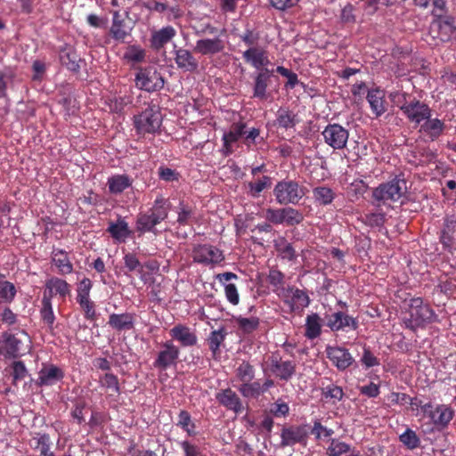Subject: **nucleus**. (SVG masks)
Wrapping results in <instances>:
<instances>
[{
  "label": "nucleus",
  "mask_w": 456,
  "mask_h": 456,
  "mask_svg": "<svg viewBox=\"0 0 456 456\" xmlns=\"http://www.w3.org/2000/svg\"><path fill=\"white\" fill-rule=\"evenodd\" d=\"M243 143L250 149L253 145L261 142L263 139L260 137V130L256 127L246 129L242 136Z\"/></svg>",
  "instance_id": "nucleus-48"
},
{
  "label": "nucleus",
  "mask_w": 456,
  "mask_h": 456,
  "mask_svg": "<svg viewBox=\"0 0 456 456\" xmlns=\"http://www.w3.org/2000/svg\"><path fill=\"white\" fill-rule=\"evenodd\" d=\"M332 429L327 428L322 426L319 420H315L312 428V434L315 436L316 439L322 437H330L333 435Z\"/></svg>",
  "instance_id": "nucleus-61"
},
{
  "label": "nucleus",
  "mask_w": 456,
  "mask_h": 456,
  "mask_svg": "<svg viewBox=\"0 0 456 456\" xmlns=\"http://www.w3.org/2000/svg\"><path fill=\"white\" fill-rule=\"evenodd\" d=\"M45 292H46L47 297H50L52 301V297L55 295H59L61 297L69 295L70 293V287L64 280L53 277L46 281Z\"/></svg>",
  "instance_id": "nucleus-27"
},
{
  "label": "nucleus",
  "mask_w": 456,
  "mask_h": 456,
  "mask_svg": "<svg viewBox=\"0 0 456 456\" xmlns=\"http://www.w3.org/2000/svg\"><path fill=\"white\" fill-rule=\"evenodd\" d=\"M224 42L219 37L197 40L194 51L201 55L213 56L224 50Z\"/></svg>",
  "instance_id": "nucleus-18"
},
{
  "label": "nucleus",
  "mask_w": 456,
  "mask_h": 456,
  "mask_svg": "<svg viewBox=\"0 0 456 456\" xmlns=\"http://www.w3.org/2000/svg\"><path fill=\"white\" fill-rule=\"evenodd\" d=\"M327 358L339 370L347 369L354 362V358L347 349L340 346H327Z\"/></svg>",
  "instance_id": "nucleus-14"
},
{
  "label": "nucleus",
  "mask_w": 456,
  "mask_h": 456,
  "mask_svg": "<svg viewBox=\"0 0 456 456\" xmlns=\"http://www.w3.org/2000/svg\"><path fill=\"white\" fill-rule=\"evenodd\" d=\"M167 215L168 208L166 207V201L163 198L159 197L149 212L138 216L136 229L140 232H153L154 227L165 220Z\"/></svg>",
  "instance_id": "nucleus-4"
},
{
  "label": "nucleus",
  "mask_w": 456,
  "mask_h": 456,
  "mask_svg": "<svg viewBox=\"0 0 456 456\" xmlns=\"http://www.w3.org/2000/svg\"><path fill=\"white\" fill-rule=\"evenodd\" d=\"M12 376L13 379V384L16 385L19 381L23 380L27 375L28 370L24 365V363L20 361L14 362L12 365Z\"/></svg>",
  "instance_id": "nucleus-56"
},
{
  "label": "nucleus",
  "mask_w": 456,
  "mask_h": 456,
  "mask_svg": "<svg viewBox=\"0 0 456 456\" xmlns=\"http://www.w3.org/2000/svg\"><path fill=\"white\" fill-rule=\"evenodd\" d=\"M77 303L80 305L81 308L83 309V311L85 313V317L87 320L93 321L95 319L96 313H95L94 304L93 301H91L90 298L82 300V301H77Z\"/></svg>",
  "instance_id": "nucleus-62"
},
{
  "label": "nucleus",
  "mask_w": 456,
  "mask_h": 456,
  "mask_svg": "<svg viewBox=\"0 0 456 456\" xmlns=\"http://www.w3.org/2000/svg\"><path fill=\"white\" fill-rule=\"evenodd\" d=\"M275 248L282 258L292 260L296 257L295 250L291 244L283 238L275 241Z\"/></svg>",
  "instance_id": "nucleus-46"
},
{
  "label": "nucleus",
  "mask_w": 456,
  "mask_h": 456,
  "mask_svg": "<svg viewBox=\"0 0 456 456\" xmlns=\"http://www.w3.org/2000/svg\"><path fill=\"white\" fill-rule=\"evenodd\" d=\"M265 218L274 224H286L294 226L301 224L304 220L303 214L291 207L282 208H267Z\"/></svg>",
  "instance_id": "nucleus-7"
},
{
  "label": "nucleus",
  "mask_w": 456,
  "mask_h": 456,
  "mask_svg": "<svg viewBox=\"0 0 456 456\" xmlns=\"http://www.w3.org/2000/svg\"><path fill=\"white\" fill-rule=\"evenodd\" d=\"M247 128L246 124L243 122L233 123L228 132L223 134V151L224 155H230L233 151V145L242 138L243 134Z\"/></svg>",
  "instance_id": "nucleus-17"
},
{
  "label": "nucleus",
  "mask_w": 456,
  "mask_h": 456,
  "mask_svg": "<svg viewBox=\"0 0 456 456\" xmlns=\"http://www.w3.org/2000/svg\"><path fill=\"white\" fill-rule=\"evenodd\" d=\"M176 36V30L172 26H166L151 33V45L155 50H160Z\"/></svg>",
  "instance_id": "nucleus-23"
},
{
  "label": "nucleus",
  "mask_w": 456,
  "mask_h": 456,
  "mask_svg": "<svg viewBox=\"0 0 456 456\" xmlns=\"http://www.w3.org/2000/svg\"><path fill=\"white\" fill-rule=\"evenodd\" d=\"M325 319L326 325L333 331L345 330L346 329L354 330L358 327L356 319L343 312L328 314Z\"/></svg>",
  "instance_id": "nucleus-15"
},
{
  "label": "nucleus",
  "mask_w": 456,
  "mask_h": 456,
  "mask_svg": "<svg viewBox=\"0 0 456 456\" xmlns=\"http://www.w3.org/2000/svg\"><path fill=\"white\" fill-rule=\"evenodd\" d=\"M108 232L119 243L125 242L131 233L128 224L123 219H118L116 223H110Z\"/></svg>",
  "instance_id": "nucleus-31"
},
{
  "label": "nucleus",
  "mask_w": 456,
  "mask_h": 456,
  "mask_svg": "<svg viewBox=\"0 0 456 456\" xmlns=\"http://www.w3.org/2000/svg\"><path fill=\"white\" fill-rule=\"evenodd\" d=\"M16 293L17 290L13 283L8 281H0V303H12Z\"/></svg>",
  "instance_id": "nucleus-40"
},
{
  "label": "nucleus",
  "mask_w": 456,
  "mask_h": 456,
  "mask_svg": "<svg viewBox=\"0 0 456 456\" xmlns=\"http://www.w3.org/2000/svg\"><path fill=\"white\" fill-rule=\"evenodd\" d=\"M178 218L177 222L179 224L186 225L189 224L193 218L192 209L183 204H180L178 208Z\"/></svg>",
  "instance_id": "nucleus-59"
},
{
  "label": "nucleus",
  "mask_w": 456,
  "mask_h": 456,
  "mask_svg": "<svg viewBox=\"0 0 456 456\" xmlns=\"http://www.w3.org/2000/svg\"><path fill=\"white\" fill-rule=\"evenodd\" d=\"M240 40L248 47L257 46L256 44L259 40V34L250 29H247L242 35L240 36Z\"/></svg>",
  "instance_id": "nucleus-64"
},
{
  "label": "nucleus",
  "mask_w": 456,
  "mask_h": 456,
  "mask_svg": "<svg viewBox=\"0 0 456 456\" xmlns=\"http://www.w3.org/2000/svg\"><path fill=\"white\" fill-rule=\"evenodd\" d=\"M313 195L316 202L321 205L330 204L334 198V191L327 186H318L313 190Z\"/></svg>",
  "instance_id": "nucleus-37"
},
{
  "label": "nucleus",
  "mask_w": 456,
  "mask_h": 456,
  "mask_svg": "<svg viewBox=\"0 0 456 456\" xmlns=\"http://www.w3.org/2000/svg\"><path fill=\"white\" fill-rule=\"evenodd\" d=\"M242 57L247 63L256 69H264L263 68L270 62L266 49L259 45L248 47L243 52Z\"/></svg>",
  "instance_id": "nucleus-16"
},
{
  "label": "nucleus",
  "mask_w": 456,
  "mask_h": 456,
  "mask_svg": "<svg viewBox=\"0 0 456 456\" xmlns=\"http://www.w3.org/2000/svg\"><path fill=\"white\" fill-rule=\"evenodd\" d=\"M191 256L194 262L208 266L219 265L224 260L223 251L209 244L196 245L192 249Z\"/></svg>",
  "instance_id": "nucleus-8"
},
{
  "label": "nucleus",
  "mask_w": 456,
  "mask_h": 456,
  "mask_svg": "<svg viewBox=\"0 0 456 456\" xmlns=\"http://www.w3.org/2000/svg\"><path fill=\"white\" fill-rule=\"evenodd\" d=\"M169 334L183 346H192L196 345L198 341L195 332L185 325H175L169 330Z\"/></svg>",
  "instance_id": "nucleus-22"
},
{
  "label": "nucleus",
  "mask_w": 456,
  "mask_h": 456,
  "mask_svg": "<svg viewBox=\"0 0 456 456\" xmlns=\"http://www.w3.org/2000/svg\"><path fill=\"white\" fill-rule=\"evenodd\" d=\"M224 294L226 299L233 305L240 302V296L236 286L232 283L224 284Z\"/></svg>",
  "instance_id": "nucleus-60"
},
{
  "label": "nucleus",
  "mask_w": 456,
  "mask_h": 456,
  "mask_svg": "<svg viewBox=\"0 0 456 456\" xmlns=\"http://www.w3.org/2000/svg\"><path fill=\"white\" fill-rule=\"evenodd\" d=\"M133 183V179L126 175H115L108 178L107 185L112 194H120Z\"/></svg>",
  "instance_id": "nucleus-30"
},
{
  "label": "nucleus",
  "mask_w": 456,
  "mask_h": 456,
  "mask_svg": "<svg viewBox=\"0 0 456 456\" xmlns=\"http://www.w3.org/2000/svg\"><path fill=\"white\" fill-rule=\"evenodd\" d=\"M308 437L306 426H291L282 429L281 434V445L293 446L296 444L305 445Z\"/></svg>",
  "instance_id": "nucleus-13"
},
{
  "label": "nucleus",
  "mask_w": 456,
  "mask_h": 456,
  "mask_svg": "<svg viewBox=\"0 0 456 456\" xmlns=\"http://www.w3.org/2000/svg\"><path fill=\"white\" fill-rule=\"evenodd\" d=\"M36 440V449L39 451V456H55L51 451L52 442L46 434L40 435Z\"/></svg>",
  "instance_id": "nucleus-45"
},
{
  "label": "nucleus",
  "mask_w": 456,
  "mask_h": 456,
  "mask_svg": "<svg viewBox=\"0 0 456 456\" xmlns=\"http://www.w3.org/2000/svg\"><path fill=\"white\" fill-rule=\"evenodd\" d=\"M92 282L88 278H84L78 284L77 290V301H82L90 298V290Z\"/></svg>",
  "instance_id": "nucleus-57"
},
{
  "label": "nucleus",
  "mask_w": 456,
  "mask_h": 456,
  "mask_svg": "<svg viewBox=\"0 0 456 456\" xmlns=\"http://www.w3.org/2000/svg\"><path fill=\"white\" fill-rule=\"evenodd\" d=\"M422 412L430 421L440 427H446L452 419L454 411L447 405L440 404L434 407L431 403L421 406Z\"/></svg>",
  "instance_id": "nucleus-12"
},
{
  "label": "nucleus",
  "mask_w": 456,
  "mask_h": 456,
  "mask_svg": "<svg viewBox=\"0 0 456 456\" xmlns=\"http://www.w3.org/2000/svg\"><path fill=\"white\" fill-rule=\"evenodd\" d=\"M53 262L61 274H69L73 271V265L67 253L62 249H54L53 251Z\"/></svg>",
  "instance_id": "nucleus-33"
},
{
  "label": "nucleus",
  "mask_w": 456,
  "mask_h": 456,
  "mask_svg": "<svg viewBox=\"0 0 456 456\" xmlns=\"http://www.w3.org/2000/svg\"><path fill=\"white\" fill-rule=\"evenodd\" d=\"M224 333L223 330H213L208 337L209 349L214 354L219 350L220 345L224 340Z\"/></svg>",
  "instance_id": "nucleus-49"
},
{
  "label": "nucleus",
  "mask_w": 456,
  "mask_h": 456,
  "mask_svg": "<svg viewBox=\"0 0 456 456\" xmlns=\"http://www.w3.org/2000/svg\"><path fill=\"white\" fill-rule=\"evenodd\" d=\"M175 62L178 69L185 72H194L199 69V62L191 52L183 47L174 49Z\"/></svg>",
  "instance_id": "nucleus-19"
},
{
  "label": "nucleus",
  "mask_w": 456,
  "mask_h": 456,
  "mask_svg": "<svg viewBox=\"0 0 456 456\" xmlns=\"http://www.w3.org/2000/svg\"><path fill=\"white\" fill-rule=\"evenodd\" d=\"M289 411V407L288 403L283 402L282 400H277L271 407V412L275 417H285Z\"/></svg>",
  "instance_id": "nucleus-63"
},
{
  "label": "nucleus",
  "mask_w": 456,
  "mask_h": 456,
  "mask_svg": "<svg viewBox=\"0 0 456 456\" xmlns=\"http://www.w3.org/2000/svg\"><path fill=\"white\" fill-rule=\"evenodd\" d=\"M236 322L240 329L244 332L249 333L255 330L259 325V320L256 317H238Z\"/></svg>",
  "instance_id": "nucleus-52"
},
{
  "label": "nucleus",
  "mask_w": 456,
  "mask_h": 456,
  "mask_svg": "<svg viewBox=\"0 0 456 456\" xmlns=\"http://www.w3.org/2000/svg\"><path fill=\"white\" fill-rule=\"evenodd\" d=\"M273 372L281 379H289L295 372V364L290 361L275 362L272 366Z\"/></svg>",
  "instance_id": "nucleus-35"
},
{
  "label": "nucleus",
  "mask_w": 456,
  "mask_h": 456,
  "mask_svg": "<svg viewBox=\"0 0 456 456\" xmlns=\"http://www.w3.org/2000/svg\"><path fill=\"white\" fill-rule=\"evenodd\" d=\"M239 392L247 398H257L263 394L259 381H249L238 387Z\"/></svg>",
  "instance_id": "nucleus-38"
},
{
  "label": "nucleus",
  "mask_w": 456,
  "mask_h": 456,
  "mask_svg": "<svg viewBox=\"0 0 456 456\" xmlns=\"http://www.w3.org/2000/svg\"><path fill=\"white\" fill-rule=\"evenodd\" d=\"M351 452L352 449L350 444L338 439H331L330 444L327 448L328 456H342Z\"/></svg>",
  "instance_id": "nucleus-42"
},
{
  "label": "nucleus",
  "mask_w": 456,
  "mask_h": 456,
  "mask_svg": "<svg viewBox=\"0 0 456 456\" xmlns=\"http://www.w3.org/2000/svg\"><path fill=\"white\" fill-rule=\"evenodd\" d=\"M164 349L159 353L158 358L154 362V366L161 370H166L175 363L179 356V349L171 342L163 345Z\"/></svg>",
  "instance_id": "nucleus-21"
},
{
  "label": "nucleus",
  "mask_w": 456,
  "mask_h": 456,
  "mask_svg": "<svg viewBox=\"0 0 456 456\" xmlns=\"http://www.w3.org/2000/svg\"><path fill=\"white\" fill-rule=\"evenodd\" d=\"M405 94L395 92L390 94V98L396 104L402 103L401 110L411 123L421 125L427 118L431 117V110L428 104L418 100L409 102L405 101Z\"/></svg>",
  "instance_id": "nucleus-2"
},
{
  "label": "nucleus",
  "mask_w": 456,
  "mask_h": 456,
  "mask_svg": "<svg viewBox=\"0 0 456 456\" xmlns=\"http://www.w3.org/2000/svg\"><path fill=\"white\" fill-rule=\"evenodd\" d=\"M325 143L333 150H342L346 146L349 131L339 124H329L322 133Z\"/></svg>",
  "instance_id": "nucleus-10"
},
{
  "label": "nucleus",
  "mask_w": 456,
  "mask_h": 456,
  "mask_svg": "<svg viewBox=\"0 0 456 456\" xmlns=\"http://www.w3.org/2000/svg\"><path fill=\"white\" fill-rule=\"evenodd\" d=\"M108 324L118 331L129 330L134 328V315L131 313L111 314Z\"/></svg>",
  "instance_id": "nucleus-26"
},
{
  "label": "nucleus",
  "mask_w": 456,
  "mask_h": 456,
  "mask_svg": "<svg viewBox=\"0 0 456 456\" xmlns=\"http://www.w3.org/2000/svg\"><path fill=\"white\" fill-rule=\"evenodd\" d=\"M40 314L42 320L49 327H52L55 321V316L52 306V301L50 300V297H47L46 292H44V297L42 299V309Z\"/></svg>",
  "instance_id": "nucleus-41"
},
{
  "label": "nucleus",
  "mask_w": 456,
  "mask_h": 456,
  "mask_svg": "<svg viewBox=\"0 0 456 456\" xmlns=\"http://www.w3.org/2000/svg\"><path fill=\"white\" fill-rule=\"evenodd\" d=\"M136 86L142 90L153 92L164 86V79L153 67L141 69L135 77Z\"/></svg>",
  "instance_id": "nucleus-9"
},
{
  "label": "nucleus",
  "mask_w": 456,
  "mask_h": 456,
  "mask_svg": "<svg viewBox=\"0 0 456 456\" xmlns=\"http://www.w3.org/2000/svg\"><path fill=\"white\" fill-rule=\"evenodd\" d=\"M400 441L409 449H415L419 444L416 433L410 428L400 436Z\"/></svg>",
  "instance_id": "nucleus-54"
},
{
  "label": "nucleus",
  "mask_w": 456,
  "mask_h": 456,
  "mask_svg": "<svg viewBox=\"0 0 456 456\" xmlns=\"http://www.w3.org/2000/svg\"><path fill=\"white\" fill-rule=\"evenodd\" d=\"M162 123V116L157 105L146 108L142 113L134 118V127L138 134H154Z\"/></svg>",
  "instance_id": "nucleus-6"
},
{
  "label": "nucleus",
  "mask_w": 456,
  "mask_h": 456,
  "mask_svg": "<svg viewBox=\"0 0 456 456\" xmlns=\"http://www.w3.org/2000/svg\"><path fill=\"white\" fill-rule=\"evenodd\" d=\"M144 57L145 51L136 45L129 46L125 53V58L133 62H141L143 61Z\"/></svg>",
  "instance_id": "nucleus-55"
},
{
  "label": "nucleus",
  "mask_w": 456,
  "mask_h": 456,
  "mask_svg": "<svg viewBox=\"0 0 456 456\" xmlns=\"http://www.w3.org/2000/svg\"><path fill=\"white\" fill-rule=\"evenodd\" d=\"M271 185V178L269 176H263L256 182L248 183L249 192L253 197H258L259 194L267 187Z\"/></svg>",
  "instance_id": "nucleus-47"
},
{
  "label": "nucleus",
  "mask_w": 456,
  "mask_h": 456,
  "mask_svg": "<svg viewBox=\"0 0 456 456\" xmlns=\"http://www.w3.org/2000/svg\"><path fill=\"white\" fill-rule=\"evenodd\" d=\"M216 399L222 405L236 413L241 412L243 410L240 397L230 388L224 389L217 393Z\"/></svg>",
  "instance_id": "nucleus-24"
},
{
  "label": "nucleus",
  "mask_w": 456,
  "mask_h": 456,
  "mask_svg": "<svg viewBox=\"0 0 456 456\" xmlns=\"http://www.w3.org/2000/svg\"><path fill=\"white\" fill-rule=\"evenodd\" d=\"M110 33L113 38L117 40L124 39L127 35L126 28L124 26V20L121 19L118 12L113 13V20L110 28Z\"/></svg>",
  "instance_id": "nucleus-43"
},
{
  "label": "nucleus",
  "mask_w": 456,
  "mask_h": 456,
  "mask_svg": "<svg viewBox=\"0 0 456 456\" xmlns=\"http://www.w3.org/2000/svg\"><path fill=\"white\" fill-rule=\"evenodd\" d=\"M268 281L270 284L274 288L273 291L277 293L278 296L281 297L283 293H285V289L283 287L284 284V275L282 273L276 269H273L269 272Z\"/></svg>",
  "instance_id": "nucleus-44"
},
{
  "label": "nucleus",
  "mask_w": 456,
  "mask_h": 456,
  "mask_svg": "<svg viewBox=\"0 0 456 456\" xmlns=\"http://www.w3.org/2000/svg\"><path fill=\"white\" fill-rule=\"evenodd\" d=\"M276 120L281 127L290 128L296 125V115L288 109L281 108L277 111Z\"/></svg>",
  "instance_id": "nucleus-39"
},
{
  "label": "nucleus",
  "mask_w": 456,
  "mask_h": 456,
  "mask_svg": "<svg viewBox=\"0 0 456 456\" xmlns=\"http://www.w3.org/2000/svg\"><path fill=\"white\" fill-rule=\"evenodd\" d=\"M406 191V182L403 179H393L373 190V204L377 207L390 205L391 202L398 201L404 196Z\"/></svg>",
  "instance_id": "nucleus-3"
},
{
  "label": "nucleus",
  "mask_w": 456,
  "mask_h": 456,
  "mask_svg": "<svg viewBox=\"0 0 456 456\" xmlns=\"http://www.w3.org/2000/svg\"><path fill=\"white\" fill-rule=\"evenodd\" d=\"M271 74L272 70L264 69L256 75L254 85V97L259 99L266 98V88Z\"/></svg>",
  "instance_id": "nucleus-32"
},
{
  "label": "nucleus",
  "mask_w": 456,
  "mask_h": 456,
  "mask_svg": "<svg viewBox=\"0 0 456 456\" xmlns=\"http://www.w3.org/2000/svg\"><path fill=\"white\" fill-rule=\"evenodd\" d=\"M436 318L434 311L420 297L411 298L408 309L403 316V322L407 329L417 330L425 328Z\"/></svg>",
  "instance_id": "nucleus-1"
},
{
  "label": "nucleus",
  "mask_w": 456,
  "mask_h": 456,
  "mask_svg": "<svg viewBox=\"0 0 456 456\" xmlns=\"http://www.w3.org/2000/svg\"><path fill=\"white\" fill-rule=\"evenodd\" d=\"M444 129V123L438 118H427L419 127V132L427 135L432 141L437 139Z\"/></svg>",
  "instance_id": "nucleus-29"
},
{
  "label": "nucleus",
  "mask_w": 456,
  "mask_h": 456,
  "mask_svg": "<svg viewBox=\"0 0 456 456\" xmlns=\"http://www.w3.org/2000/svg\"><path fill=\"white\" fill-rule=\"evenodd\" d=\"M101 385L103 387L110 389L112 392L119 393V384L117 376L112 373H106L100 379Z\"/></svg>",
  "instance_id": "nucleus-58"
},
{
  "label": "nucleus",
  "mask_w": 456,
  "mask_h": 456,
  "mask_svg": "<svg viewBox=\"0 0 456 456\" xmlns=\"http://www.w3.org/2000/svg\"><path fill=\"white\" fill-rule=\"evenodd\" d=\"M385 92L379 88H372L369 90L367 101L370 106L372 112L379 117L387 110L385 102Z\"/></svg>",
  "instance_id": "nucleus-25"
},
{
  "label": "nucleus",
  "mask_w": 456,
  "mask_h": 456,
  "mask_svg": "<svg viewBox=\"0 0 456 456\" xmlns=\"http://www.w3.org/2000/svg\"><path fill=\"white\" fill-rule=\"evenodd\" d=\"M178 426H180L189 436H193L195 434L194 431V424L191 422V415L186 411H181L178 416Z\"/></svg>",
  "instance_id": "nucleus-50"
},
{
  "label": "nucleus",
  "mask_w": 456,
  "mask_h": 456,
  "mask_svg": "<svg viewBox=\"0 0 456 456\" xmlns=\"http://www.w3.org/2000/svg\"><path fill=\"white\" fill-rule=\"evenodd\" d=\"M387 401L391 404H397V405H415L416 403L413 402V398H411L410 395L404 393H396L393 392L388 395Z\"/></svg>",
  "instance_id": "nucleus-53"
},
{
  "label": "nucleus",
  "mask_w": 456,
  "mask_h": 456,
  "mask_svg": "<svg viewBox=\"0 0 456 456\" xmlns=\"http://www.w3.org/2000/svg\"><path fill=\"white\" fill-rule=\"evenodd\" d=\"M281 297L285 298V302L290 305L293 311L307 307L310 304L308 295L297 288H289Z\"/></svg>",
  "instance_id": "nucleus-20"
},
{
  "label": "nucleus",
  "mask_w": 456,
  "mask_h": 456,
  "mask_svg": "<svg viewBox=\"0 0 456 456\" xmlns=\"http://www.w3.org/2000/svg\"><path fill=\"white\" fill-rule=\"evenodd\" d=\"M125 267L129 272H136L138 273H142L143 265L141 264L139 259L134 254L127 253L124 256Z\"/></svg>",
  "instance_id": "nucleus-51"
},
{
  "label": "nucleus",
  "mask_w": 456,
  "mask_h": 456,
  "mask_svg": "<svg viewBox=\"0 0 456 456\" xmlns=\"http://www.w3.org/2000/svg\"><path fill=\"white\" fill-rule=\"evenodd\" d=\"M322 331L321 318L317 314H312L305 320V336L309 339L318 338Z\"/></svg>",
  "instance_id": "nucleus-34"
},
{
  "label": "nucleus",
  "mask_w": 456,
  "mask_h": 456,
  "mask_svg": "<svg viewBox=\"0 0 456 456\" xmlns=\"http://www.w3.org/2000/svg\"><path fill=\"white\" fill-rule=\"evenodd\" d=\"M255 377L254 367L247 362H242L235 370L234 380L240 384L252 381Z\"/></svg>",
  "instance_id": "nucleus-36"
},
{
  "label": "nucleus",
  "mask_w": 456,
  "mask_h": 456,
  "mask_svg": "<svg viewBox=\"0 0 456 456\" xmlns=\"http://www.w3.org/2000/svg\"><path fill=\"white\" fill-rule=\"evenodd\" d=\"M63 378V371L55 365L44 366L39 371L38 384L52 386Z\"/></svg>",
  "instance_id": "nucleus-28"
},
{
  "label": "nucleus",
  "mask_w": 456,
  "mask_h": 456,
  "mask_svg": "<svg viewBox=\"0 0 456 456\" xmlns=\"http://www.w3.org/2000/svg\"><path fill=\"white\" fill-rule=\"evenodd\" d=\"M3 338L5 354L10 357L23 354L30 342L28 335L24 331H20L19 334L4 333Z\"/></svg>",
  "instance_id": "nucleus-11"
},
{
  "label": "nucleus",
  "mask_w": 456,
  "mask_h": 456,
  "mask_svg": "<svg viewBox=\"0 0 456 456\" xmlns=\"http://www.w3.org/2000/svg\"><path fill=\"white\" fill-rule=\"evenodd\" d=\"M273 195L281 205H297L305 195V188L293 180H282L273 188Z\"/></svg>",
  "instance_id": "nucleus-5"
}]
</instances>
